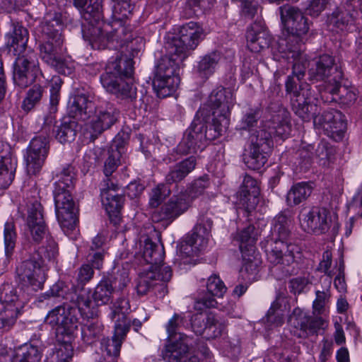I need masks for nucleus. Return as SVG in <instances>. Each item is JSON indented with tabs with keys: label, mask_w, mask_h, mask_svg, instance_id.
Masks as SVG:
<instances>
[{
	"label": "nucleus",
	"mask_w": 362,
	"mask_h": 362,
	"mask_svg": "<svg viewBox=\"0 0 362 362\" xmlns=\"http://www.w3.org/2000/svg\"><path fill=\"white\" fill-rule=\"evenodd\" d=\"M280 13L284 27L290 35L281 40L279 47L284 54L283 57L292 64L293 75L300 80L304 76L306 59L300 47L299 37L308 33L310 22L301 10L290 5L281 6Z\"/></svg>",
	"instance_id": "nucleus-1"
},
{
	"label": "nucleus",
	"mask_w": 362,
	"mask_h": 362,
	"mask_svg": "<svg viewBox=\"0 0 362 362\" xmlns=\"http://www.w3.org/2000/svg\"><path fill=\"white\" fill-rule=\"evenodd\" d=\"M290 114L283 107L271 115L264 122L262 129L257 136L250 138L251 144L244 154V162L248 168L257 170L261 169L267 161V155L264 152V146H269L271 139L279 136L286 137L291 132Z\"/></svg>",
	"instance_id": "nucleus-2"
},
{
	"label": "nucleus",
	"mask_w": 362,
	"mask_h": 362,
	"mask_svg": "<svg viewBox=\"0 0 362 362\" xmlns=\"http://www.w3.org/2000/svg\"><path fill=\"white\" fill-rule=\"evenodd\" d=\"M78 309L70 306H57L48 313L45 322L56 329L57 334L70 336L78 327L77 310L83 318L93 319L97 316V309L93 305L88 292L81 291L76 299L72 298Z\"/></svg>",
	"instance_id": "nucleus-3"
},
{
	"label": "nucleus",
	"mask_w": 362,
	"mask_h": 362,
	"mask_svg": "<svg viewBox=\"0 0 362 362\" xmlns=\"http://www.w3.org/2000/svg\"><path fill=\"white\" fill-rule=\"evenodd\" d=\"M143 257L151 266L148 271L139 276L136 286L138 293L145 295L156 287H160L162 290L165 289L162 282L170 280L172 270L168 266H160L164 257L163 247L153 243L149 238L145 239Z\"/></svg>",
	"instance_id": "nucleus-4"
},
{
	"label": "nucleus",
	"mask_w": 362,
	"mask_h": 362,
	"mask_svg": "<svg viewBox=\"0 0 362 362\" xmlns=\"http://www.w3.org/2000/svg\"><path fill=\"white\" fill-rule=\"evenodd\" d=\"M73 175L70 168L64 169L56 177L54 197L57 218L62 228L73 230L78 219L77 209L71 194L74 186Z\"/></svg>",
	"instance_id": "nucleus-5"
},
{
	"label": "nucleus",
	"mask_w": 362,
	"mask_h": 362,
	"mask_svg": "<svg viewBox=\"0 0 362 362\" xmlns=\"http://www.w3.org/2000/svg\"><path fill=\"white\" fill-rule=\"evenodd\" d=\"M61 26V22L57 18L43 23L44 39L40 45V54L45 63L54 67L59 73L69 75L72 72L73 67L69 66L60 55L63 44L60 33Z\"/></svg>",
	"instance_id": "nucleus-6"
},
{
	"label": "nucleus",
	"mask_w": 362,
	"mask_h": 362,
	"mask_svg": "<svg viewBox=\"0 0 362 362\" xmlns=\"http://www.w3.org/2000/svg\"><path fill=\"white\" fill-rule=\"evenodd\" d=\"M161 57L155 68L153 87L158 97L165 98L175 92L180 82L179 77L180 64L184 59L181 56Z\"/></svg>",
	"instance_id": "nucleus-7"
},
{
	"label": "nucleus",
	"mask_w": 362,
	"mask_h": 362,
	"mask_svg": "<svg viewBox=\"0 0 362 362\" xmlns=\"http://www.w3.org/2000/svg\"><path fill=\"white\" fill-rule=\"evenodd\" d=\"M133 64L131 58L123 55L109 62L105 73L100 76L103 86L115 94L130 95L132 86L124 78H129L133 76Z\"/></svg>",
	"instance_id": "nucleus-8"
},
{
	"label": "nucleus",
	"mask_w": 362,
	"mask_h": 362,
	"mask_svg": "<svg viewBox=\"0 0 362 362\" xmlns=\"http://www.w3.org/2000/svg\"><path fill=\"white\" fill-rule=\"evenodd\" d=\"M212 221L210 218H200L193 228L192 233L187 235L179 245L177 260L183 264H191L192 258L199 255L207 246Z\"/></svg>",
	"instance_id": "nucleus-9"
},
{
	"label": "nucleus",
	"mask_w": 362,
	"mask_h": 362,
	"mask_svg": "<svg viewBox=\"0 0 362 362\" xmlns=\"http://www.w3.org/2000/svg\"><path fill=\"white\" fill-rule=\"evenodd\" d=\"M311 78L317 81H323L322 98L326 93L332 95L331 100H334V95H338L341 88L342 72L334 64V59L328 54L320 56L316 59L309 69Z\"/></svg>",
	"instance_id": "nucleus-10"
},
{
	"label": "nucleus",
	"mask_w": 362,
	"mask_h": 362,
	"mask_svg": "<svg viewBox=\"0 0 362 362\" xmlns=\"http://www.w3.org/2000/svg\"><path fill=\"white\" fill-rule=\"evenodd\" d=\"M218 127L214 123L209 127L206 123L199 119L194 121L188 130L187 134L179 144V151L187 154L203 150L207 141L214 140L226 132L219 131Z\"/></svg>",
	"instance_id": "nucleus-11"
},
{
	"label": "nucleus",
	"mask_w": 362,
	"mask_h": 362,
	"mask_svg": "<svg viewBox=\"0 0 362 362\" xmlns=\"http://www.w3.org/2000/svg\"><path fill=\"white\" fill-rule=\"evenodd\" d=\"M204 35V30L198 23L190 21L185 23L180 27L179 36L174 37L168 43L169 53L180 55L181 59H185L189 53L197 47Z\"/></svg>",
	"instance_id": "nucleus-12"
},
{
	"label": "nucleus",
	"mask_w": 362,
	"mask_h": 362,
	"mask_svg": "<svg viewBox=\"0 0 362 362\" xmlns=\"http://www.w3.org/2000/svg\"><path fill=\"white\" fill-rule=\"evenodd\" d=\"M209 103L213 111V123L218 127L219 131H226L230 124V110L234 105L233 91L218 88L210 95Z\"/></svg>",
	"instance_id": "nucleus-13"
},
{
	"label": "nucleus",
	"mask_w": 362,
	"mask_h": 362,
	"mask_svg": "<svg viewBox=\"0 0 362 362\" xmlns=\"http://www.w3.org/2000/svg\"><path fill=\"white\" fill-rule=\"evenodd\" d=\"M17 56L13 69V81L21 88L33 83L39 72L37 55L32 49L21 53H13Z\"/></svg>",
	"instance_id": "nucleus-14"
},
{
	"label": "nucleus",
	"mask_w": 362,
	"mask_h": 362,
	"mask_svg": "<svg viewBox=\"0 0 362 362\" xmlns=\"http://www.w3.org/2000/svg\"><path fill=\"white\" fill-rule=\"evenodd\" d=\"M46 268L42 260H37L35 255L20 262L16 274L20 282L34 291L42 288L46 279Z\"/></svg>",
	"instance_id": "nucleus-15"
},
{
	"label": "nucleus",
	"mask_w": 362,
	"mask_h": 362,
	"mask_svg": "<svg viewBox=\"0 0 362 362\" xmlns=\"http://www.w3.org/2000/svg\"><path fill=\"white\" fill-rule=\"evenodd\" d=\"M51 126L45 125L44 133L34 137L28 149L26 157L27 172L30 175L38 173L47 156L49 151L48 134Z\"/></svg>",
	"instance_id": "nucleus-16"
},
{
	"label": "nucleus",
	"mask_w": 362,
	"mask_h": 362,
	"mask_svg": "<svg viewBox=\"0 0 362 362\" xmlns=\"http://www.w3.org/2000/svg\"><path fill=\"white\" fill-rule=\"evenodd\" d=\"M313 123L316 127L322 129L328 136L336 141L342 138L346 128L344 116L334 109H329L315 115Z\"/></svg>",
	"instance_id": "nucleus-17"
},
{
	"label": "nucleus",
	"mask_w": 362,
	"mask_h": 362,
	"mask_svg": "<svg viewBox=\"0 0 362 362\" xmlns=\"http://www.w3.org/2000/svg\"><path fill=\"white\" fill-rule=\"evenodd\" d=\"M358 8L362 13V0H344L343 5L328 16L329 26L341 31L349 30L354 25Z\"/></svg>",
	"instance_id": "nucleus-18"
},
{
	"label": "nucleus",
	"mask_w": 362,
	"mask_h": 362,
	"mask_svg": "<svg viewBox=\"0 0 362 362\" xmlns=\"http://www.w3.org/2000/svg\"><path fill=\"white\" fill-rule=\"evenodd\" d=\"M88 28L84 30L83 37L89 42L93 49H103L111 42L116 41L117 32L110 24L103 22L87 23Z\"/></svg>",
	"instance_id": "nucleus-19"
},
{
	"label": "nucleus",
	"mask_w": 362,
	"mask_h": 362,
	"mask_svg": "<svg viewBox=\"0 0 362 362\" xmlns=\"http://www.w3.org/2000/svg\"><path fill=\"white\" fill-rule=\"evenodd\" d=\"M188 341V337L184 334L168 339L163 352L164 360L167 362H199L198 357L190 352Z\"/></svg>",
	"instance_id": "nucleus-20"
},
{
	"label": "nucleus",
	"mask_w": 362,
	"mask_h": 362,
	"mask_svg": "<svg viewBox=\"0 0 362 362\" xmlns=\"http://www.w3.org/2000/svg\"><path fill=\"white\" fill-rule=\"evenodd\" d=\"M302 228L308 233L322 234L329 228L327 212L324 209L314 207L303 211L299 216Z\"/></svg>",
	"instance_id": "nucleus-21"
},
{
	"label": "nucleus",
	"mask_w": 362,
	"mask_h": 362,
	"mask_svg": "<svg viewBox=\"0 0 362 362\" xmlns=\"http://www.w3.org/2000/svg\"><path fill=\"white\" fill-rule=\"evenodd\" d=\"M291 104L295 113L304 121H309L318 112V107L312 101L309 84L303 85L300 92L293 93Z\"/></svg>",
	"instance_id": "nucleus-22"
},
{
	"label": "nucleus",
	"mask_w": 362,
	"mask_h": 362,
	"mask_svg": "<svg viewBox=\"0 0 362 362\" xmlns=\"http://www.w3.org/2000/svg\"><path fill=\"white\" fill-rule=\"evenodd\" d=\"M117 185H115L110 178L104 180L101 187L102 202L110 218L115 221V224L119 221V214L124 202L123 197L117 193Z\"/></svg>",
	"instance_id": "nucleus-23"
},
{
	"label": "nucleus",
	"mask_w": 362,
	"mask_h": 362,
	"mask_svg": "<svg viewBox=\"0 0 362 362\" xmlns=\"http://www.w3.org/2000/svg\"><path fill=\"white\" fill-rule=\"evenodd\" d=\"M298 252L297 245L282 240H275L271 245L267 258L269 262L274 265L289 266L295 262L296 255Z\"/></svg>",
	"instance_id": "nucleus-24"
},
{
	"label": "nucleus",
	"mask_w": 362,
	"mask_h": 362,
	"mask_svg": "<svg viewBox=\"0 0 362 362\" xmlns=\"http://www.w3.org/2000/svg\"><path fill=\"white\" fill-rule=\"evenodd\" d=\"M206 289V293L200 295L197 298L194 305L196 310L216 307L218 303L215 297H223L227 288L218 276L213 274L207 280Z\"/></svg>",
	"instance_id": "nucleus-25"
},
{
	"label": "nucleus",
	"mask_w": 362,
	"mask_h": 362,
	"mask_svg": "<svg viewBox=\"0 0 362 362\" xmlns=\"http://www.w3.org/2000/svg\"><path fill=\"white\" fill-rule=\"evenodd\" d=\"M259 187L257 182L251 176L245 175L238 192L240 208L247 216L253 211L259 203Z\"/></svg>",
	"instance_id": "nucleus-26"
},
{
	"label": "nucleus",
	"mask_w": 362,
	"mask_h": 362,
	"mask_svg": "<svg viewBox=\"0 0 362 362\" xmlns=\"http://www.w3.org/2000/svg\"><path fill=\"white\" fill-rule=\"evenodd\" d=\"M290 322L300 330L299 337H300L315 334L320 329L325 330L329 325L328 320L322 317H313L302 313L298 315L294 313L290 317Z\"/></svg>",
	"instance_id": "nucleus-27"
},
{
	"label": "nucleus",
	"mask_w": 362,
	"mask_h": 362,
	"mask_svg": "<svg viewBox=\"0 0 362 362\" xmlns=\"http://www.w3.org/2000/svg\"><path fill=\"white\" fill-rule=\"evenodd\" d=\"M27 225V235H30L35 243H39L46 234L42 206L40 203L35 202L29 208Z\"/></svg>",
	"instance_id": "nucleus-28"
},
{
	"label": "nucleus",
	"mask_w": 362,
	"mask_h": 362,
	"mask_svg": "<svg viewBox=\"0 0 362 362\" xmlns=\"http://www.w3.org/2000/svg\"><path fill=\"white\" fill-rule=\"evenodd\" d=\"M117 118V112L110 105H100L95 108V115L90 122L93 133L97 136L113 125Z\"/></svg>",
	"instance_id": "nucleus-29"
},
{
	"label": "nucleus",
	"mask_w": 362,
	"mask_h": 362,
	"mask_svg": "<svg viewBox=\"0 0 362 362\" xmlns=\"http://www.w3.org/2000/svg\"><path fill=\"white\" fill-rule=\"evenodd\" d=\"M248 49L252 52H260L268 48L271 36L264 25L255 23L248 28L246 34Z\"/></svg>",
	"instance_id": "nucleus-30"
},
{
	"label": "nucleus",
	"mask_w": 362,
	"mask_h": 362,
	"mask_svg": "<svg viewBox=\"0 0 362 362\" xmlns=\"http://www.w3.org/2000/svg\"><path fill=\"white\" fill-rule=\"evenodd\" d=\"M192 199L187 193L174 195L161 208L163 218H175L185 213L190 206Z\"/></svg>",
	"instance_id": "nucleus-31"
},
{
	"label": "nucleus",
	"mask_w": 362,
	"mask_h": 362,
	"mask_svg": "<svg viewBox=\"0 0 362 362\" xmlns=\"http://www.w3.org/2000/svg\"><path fill=\"white\" fill-rule=\"evenodd\" d=\"M112 22L110 26L118 33L126 34V26L123 21L132 14L133 6L130 0H113Z\"/></svg>",
	"instance_id": "nucleus-32"
},
{
	"label": "nucleus",
	"mask_w": 362,
	"mask_h": 362,
	"mask_svg": "<svg viewBox=\"0 0 362 362\" xmlns=\"http://www.w3.org/2000/svg\"><path fill=\"white\" fill-rule=\"evenodd\" d=\"M103 0H74V5L83 9L82 16L87 23L99 22L103 18Z\"/></svg>",
	"instance_id": "nucleus-33"
},
{
	"label": "nucleus",
	"mask_w": 362,
	"mask_h": 362,
	"mask_svg": "<svg viewBox=\"0 0 362 362\" xmlns=\"http://www.w3.org/2000/svg\"><path fill=\"white\" fill-rule=\"evenodd\" d=\"M116 41L122 48H124L122 52H129L131 57L137 56L144 47V38L133 33L127 28H126L125 35L117 33Z\"/></svg>",
	"instance_id": "nucleus-34"
},
{
	"label": "nucleus",
	"mask_w": 362,
	"mask_h": 362,
	"mask_svg": "<svg viewBox=\"0 0 362 362\" xmlns=\"http://www.w3.org/2000/svg\"><path fill=\"white\" fill-rule=\"evenodd\" d=\"M28 39L27 28L19 23L13 24V31L8 35L7 45L13 53H21L29 49L27 47Z\"/></svg>",
	"instance_id": "nucleus-35"
},
{
	"label": "nucleus",
	"mask_w": 362,
	"mask_h": 362,
	"mask_svg": "<svg viewBox=\"0 0 362 362\" xmlns=\"http://www.w3.org/2000/svg\"><path fill=\"white\" fill-rule=\"evenodd\" d=\"M128 331L127 324L117 323L115 325V334L112 339L103 341V349L109 356L115 357L119 356L122 341Z\"/></svg>",
	"instance_id": "nucleus-36"
},
{
	"label": "nucleus",
	"mask_w": 362,
	"mask_h": 362,
	"mask_svg": "<svg viewBox=\"0 0 362 362\" xmlns=\"http://www.w3.org/2000/svg\"><path fill=\"white\" fill-rule=\"evenodd\" d=\"M313 187L311 183L300 182L291 186L286 194V203L294 206L305 202L312 194Z\"/></svg>",
	"instance_id": "nucleus-37"
},
{
	"label": "nucleus",
	"mask_w": 362,
	"mask_h": 362,
	"mask_svg": "<svg viewBox=\"0 0 362 362\" xmlns=\"http://www.w3.org/2000/svg\"><path fill=\"white\" fill-rule=\"evenodd\" d=\"M196 165V160L194 157H189L176 164L166 175L167 184H172L182 180Z\"/></svg>",
	"instance_id": "nucleus-38"
},
{
	"label": "nucleus",
	"mask_w": 362,
	"mask_h": 362,
	"mask_svg": "<svg viewBox=\"0 0 362 362\" xmlns=\"http://www.w3.org/2000/svg\"><path fill=\"white\" fill-rule=\"evenodd\" d=\"M11 352V362H40L42 353L32 344H25Z\"/></svg>",
	"instance_id": "nucleus-39"
},
{
	"label": "nucleus",
	"mask_w": 362,
	"mask_h": 362,
	"mask_svg": "<svg viewBox=\"0 0 362 362\" xmlns=\"http://www.w3.org/2000/svg\"><path fill=\"white\" fill-rule=\"evenodd\" d=\"M243 265L240 269V274L245 280L251 281L255 279L258 272V268L261 264L258 255L252 252H243Z\"/></svg>",
	"instance_id": "nucleus-40"
},
{
	"label": "nucleus",
	"mask_w": 362,
	"mask_h": 362,
	"mask_svg": "<svg viewBox=\"0 0 362 362\" xmlns=\"http://www.w3.org/2000/svg\"><path fill=\"white\" fill-rule=\"evenodd\" d=\"M16 167V160L12 156L0 158V188H6L13 182Z\"/></svg>",
	"instance_id": "nucleus-41"
},
{
	"label": "nucleus",
	"mask_w": 362,
	"mask_h": 362,
	"mask_svg": "<svg viewBox=\"0 0 362 362\" xmlns=\"http://www.w3.org/2000/svg\"><path fill=\"white\" fill-rule=\"evenodd\" d=\"M115 290L112 286L111 279H102L95 286L92 297L98 305L108 303Z\"/></svg>",
	"instance_id": "nucleus-42"
},
{
	"label": "nucleus",
	"mask_w": 362,
	"mask_h": 362,
	"mask_svg": "<svg viewBox=\"0 0 362 362\" xmlns=\"http://www.w3.org/2000/svg\"><path fill=\"white\" fill-rule=\"evenodd\" d=\"M0 302L5 307L18 306L23 308L19 299L17 288L10 284H4L0 287Z\"/></svg>",
	"instance_id": "nucleus-43"
},
{
	"label": "nucleus",
	"mask_w": 362,
	"mask_h": 362,
	"mask_svg": "<svg viewBox=\"0 0 362 362\" xmlns=\"http://www.w3.org/2000/svg\"><path fill=\"white\" fill-rule=\"evenodd\" d=\"M258 233L255 231L253 226H249L240 232L238 235L240 241V249L241 252H252L255 253L254 245L257 240Z\"/></svg>",
	"instance_id": "nucleus-44"
},
{
	"label": "nucleus",
	"mask_w": 362,
	"mask_h": 362,
	"mask_svg": "<svg viewBox=\"0 0 362 362\" xmlns=\"http://www.w3.org/2000/svg\"><path fill=\"white\" fill-rule=\"evenodd\" d=\"M226 324L225 321L212 314L206 317V336L207 339H214L220 337L225 331Z\"/></svg>",
	"instance_id": "nucleus-45"
},
{
	"label": "nucleus",
	"mask_w": 362,
	"mask_h": 362,
	"mask_svg": "<svg viewBox=\"0 0 362 362\" xmlns=\"http://www.w3.org/2000/svg\"><path fill=\"white\" fill-rule=\"evenodd\" d=\"M221 56L218 52H212L205 55L199 63V71L205 76L214 73Z\"/></svg>",
	"instance_id": "nucleus-46"
},
{
	"label": "nucleus",
	"mask_w": 362,
	"mask_h": 362,
	"mask_svg": "<svg viewBox=\"0 0 362 362\" xmlns=\"http://www.w3.org/2000/svg\"><path fill=\"white\" fill-rule=\"evenodd\" d=\"M289 222V219L284 214H280L275 217L273 226V234L277 236L275 240L286 241L290 233Z\"/></svg>",
	"instance_id": "nucleus-47"
},
{
	"label": "nucleus",
	"mask_w": 362,
	"mask_h": 362,
	"mask_svg": "<svg viewBox=\"0 0 362 362\" xmlns=\"http://www.w3.org/2000/svg\"><path fill=\"white\" fill-rule=\"evenodd\" d=\"M21 308L18 306L5 307L0 311V329H9L12 327L20 313Z\"/></svg>",
	"instance_id": "nucleus-48"
},
{
	"label": "nucleus",
	"mask_w": 362,
	"mask_h": 362,
	"mask_svg": "<svg viewBox=\"0 0 362 362\" xmlns=\"http://www.w3.org/2000/svg\"><path fill=\"white\" fill-rule=\"evenodd\" d=\"M129 310V303L124 298H120L114 304V310L112 313V319L117 323L127 324L129 329V322L127 319L126 313Z\"/></svg>",
	"instance_id": "nucleus-49"
},
{
	"label": "nucleus",
	"mask_w": 362,
	"mask_h": 362,
	"mask_svg": "<svg viewBox=\"0 0 362 362\" xmlns=\"http://www.w3.org/2000/svg\"><path fill=\"white\" fill-rule=\"evenodd\" d=\"M57 245L52 239H49L45 245H42L37 250V254L35 255L37 260H42L45 265V260L51 261L55 259L57 255Z\"/></svg>",
	"instance_id": "nucleus-50"
},
{
	"label": "nucleus",
	"mask_w": 362,
	"mask_h": 362,
	"mask_svg": "<svg viewBox=\"0 0 362 362\" xmlns=\"http://www.w3.org/2000/svg\"><path fill=\"white\" fill-rule=\"evenodd\" d=\"M4 240L5 253L7 257L12 255L16 241V233L14 224L12 222H7L4 226Z\"/></svg>",
	"instance_id": "nucleus-51"
},
{
	"label": "nucleus",
	"mask_w": 362,
	"mask_h": 362,
	"mask_svg": "<svg viewBox=\"0 0 362 362\" xmlns=\"http://www.w3.org/2000/svg\"><path fill=\"white\" fill-rule=\"evenodd\" d=\"M103 331V326L98 321L88 322L81 327L82 337L87 343H91L98 338Z\"/></svg>",
	"instance_id": "nucleus-52"
},
{
	"label": "nucleus",
	"mask_w": 362,
	"mask_h": 362,
	"mask_svg": "<svg viewBox=\"0 0 362 362\" xmlns=\"http://www.w3.org/2000/svg\"><path fill=\"white\" fill-rule=\"evenodd\" d=\"M261 116L262 111L259 108L250 109L244 114L240 124L238 125V128L246 130L255 127Z\"/></svg>",
	"instance_id": "nucleus-53"
},
{
	"label": "nucleus",
	"mask_w": 362,
	"mask_h": 362,
	"mask_svg": "<svg viewBox=\"0 0 362 362\" xmlns=\"http://www.w3.org/2000/svg\"><path fill=\"white\" fill-rule=\"evenodd\" d=\"M42 95V88L39 86H34L27 93L23 100L22 107L25 111L31 110L38 103Z\"/></svg>",
	"instance_id": "nucleus-54"
},
{
	"label": "nucleus",
	"mask_w": 362,
	"mask_h": 362,
	"mask_svg": "<svg viewBox=\"0 0 362 362\" xmlns=\"http://www.w3.org/2000/svg\"><path fill=\"white\" fill-rule=\"evenodd\" d=\"M73 107L75 108L76 114L82 119H86L88 113L91 112L93 107V103L84 95H78L74 98Z\"/></svg>",
	"instance_id": "nucleus-55"
},
{
	"label": "nucleus",
	"mask_w": 362,
	"mask_h": 362,
	"mask_svg": "<svg viewBox=\"0 0 362 362\" xmlns=\"http://www.w3.org/2000/svg\"><path fill=\"white\" fill-rule=\"evenodd\" d=\"M74 354V349L69 343H62L58 344L53 354V358L55 362H69Z\"/></svg>",
	"instance_id": "nucleus-56"
},
{
	"label": "nucleus",
	"mask_w": 362,
	"mask_h": 362,
	"mask_svg": "<svg viewBox=\"0 0 362 362\" xmlns=\"http://www.w3.org/2000/svg\"><path fill=\"white\" fill-rule=\"evenodd\" d=\"M170 194V189L166 185H158L153 189L150 199V205L156 208Z\"/></svg>",
	"instance_id": "nucleus-57"
},
{
	"label": "nucleus",
	"mask_w": 362,
	"mask_h": 362,
	"mask_svg": "<svg viewBox=\"0 0 362 362\" xmlns=\"http://www.w3.org/2000/svg\"><path fill=\"white\" fill-rule=\"evenodd\" d=\"M329 298V295L327 292L320 291L316 292V298L313 304L314 315H322L326 313Z\"/></svg>",
	"instance_id": "nucleus-58"
},
{
	"label": "nucleus",
	"mask_w": 362,
	"mask_h": 362,
	"mask_svg": "<svg viewBox=\"0 0 362 362\" xmlns=\"http://www.w3.org/2000/svg\"><path fill=\"white\" fill-rule=\"evenodd\" d=\"M76 132L73 128V124L64 123L59 127L56 138L60 143L70 142L74 139Z\"/></svg>",
	"instance_id": "nucleus-59"
},
{
	"label": "nucleus",
	"mask_w": 362,
	"mask_h": 362,
	"mask_svg": "<svg viewBox=\"0 0 362 362\" xmlns=\"http://www.w3.org/2000/svg\"><path fill=\"white\" fill-rule=\"evenodd\" d=\"M183 323L184 317L179 314H174L165 325L168 339L178 337L179 334L180 333L177 332V331Z\"/></svg>",
	"instance_id": "nucleus-60"
},
{
	"label": "nucleus",
	"mask_w": 362,
	"mask_h": 362,
	"mask_svg": "<svg viewBox=\"0 0 362 362\" xmlns=\"http://www.w3.org/2000/svg\"><path fill=\"white\" fill-rule=\"evenodd\" d=\"M120 153L118 151L112 150L109 156L105 161L104 174L107 177L110 176L117 169L119 165Z\"/></svg>",
	"instance_id": "nucleus-61"
},
{
	"label": "nucleus",
	"mask_w": 362,
	"mask_h": 362,
	"mask_svg": "<svg viewBox=\"0 0 362 362\" xmlns=\"http://www.w3.org/2000/svg\"><path fill=\"white\" fill-rule=\"evenodd\" d=\"M208 179L204 177L199 178L193 182L189 189V193L187 194V196L192 200L193 199L201 195L204 192V189L208 187Z\"/></svg>",
	"instance_id": "nucleus-62"
},
{
	"label": "nucleus",
	"mask_w": 362,
	"mask_h": 362,
	"mask_svg": "<svg viewBox=\"0 0 362 362\" xmlns=\"http://www.w3.org/2000/svg\"><path fill=\"white\" fill-rule=\"evenodd\" d=\"M111 281L115 290H122L129 282L128 272L124 269L117 271Z\"/></svg>",
	"instance_id": "nucleus-63"
},
{
	"label": "nucleus",
	"mask_w": 362,
	"mask_h": 362,
	"mask_svg": "<svg viewBox=\"0 0 362 362\" xmlns=\"http://www.w3.org/2000/svg\"><path fill=\"white\" fill-rule=\"evenodd\" d=\"M207 5L205 4L204 0H186L185 6V14L188 17L195 16L197 11H200L202 8H206Z\"/></svg>",
	"instance_id": "nucleus-64"
}]
</instances>
